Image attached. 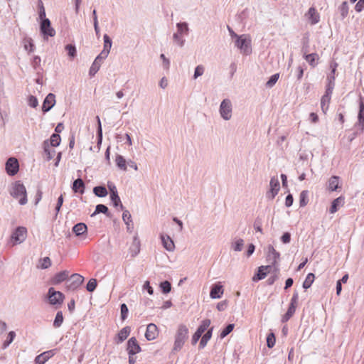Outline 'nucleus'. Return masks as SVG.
Masks as SVG:
<instances>
[{"mask_svg":"<svg viewBox=\"0 0 364 364\" xmlns=\"http://www.w3.org/2000/svg\"><path fill=\"white\" fill-rule=\"evenodd\" d=\"M10 194L12 197L18 200L20 205H23L27 203L26 189L21 181H16L13 184Z\"/></svg>","mask_w":364,"mask_h":364,"instance_id":"obj_1","label":"nucleus"},{"mask_svg":"<svg viewBox=\"0 0 364 364\" xmlns=\"http://www.w3.org/2000/svg\"><path fill=\"white\" fill-rule=\"evenodd\" d=\"M110 199L113 203V205L115 207V208H118L119 207L121 210H123L124 209V206L121 203V200H120V198L118 195V193H112L110 194Z\"/></svg>","mask_w":364,"mask_h":364,"instance_id":"obj_33","label":"nucleus"},{"mask_svg":"<svg viewBox=\"0 0 364 364\" xmlns=\"http://www.w3.org/2000/svg\"><path fill=\"white\" fill-rule=\"evenodd\" d=\"M364 9V0H359L355 6V10L357 12H361Z\"/></svg>","mask_w":364,"mask_h":364,"instance_id":"obj_64","label":"nucleus"},{"mask_svg":"<svg viewBox=\"0 0 364 364\" xmlns=\"http://www.w3.org/2000/svg\"><path fill=\"white\" fill-rule=\"evenodd\" d=\"M280 189V184L278 178L274 176L271 178L269 182V190L267 191L266 196L269 200H273L277 195Z\"/></svg>","mask_w":364,"mask_h":364,"instance_id":"obj_9","label":"nucleus"},{"mask_svg":"<svg viewBox=\"0 0 364 364\" xmlns=\"http://www.w3.org/2000/svg\"><path fill=\"white\" fill-rule=\"evenodd\" d=\"M104 213L107 215H109V210H108V208L103 205V204H98L96 205V208H95V212L91 215V216H94L96 214H98V213Z\"/></svg>","mask_w":364,"mask_h":364,"instance_id":"obj_39","label":"nucleus"},{"mask_svg":"<svg viewBox=\"0 0 364 364\" xmlns=\"http://www.w3.org/2000/svg\"><path fill=\"white\" fill-rule=\"evenodd\" d=\"M234 324H228L220 333V338H224L227 336L234 328Z\"/></svg>","mask_w":364,"mask_h":364,"instance_id":"obj_53","label":"nucleus"},{"mask_svg":"<svg viewBox=\"0 0 364 364\" xmlns=\"http://www.w3.org/2000/svg\"><path fill=\"white\" fill-rule=\"evenodd\" d=\"M296 306L293 304H289V306L287 309V313L283 316L282 318V322H287L290 319V318L294 314L296 311Z\"/></svg>","mask_w":364,"mask_h":364,"instance_id":"obj_32","label":"nucleus"},{"mask_svg":"<svg viewBox=\"0 0 364 364\" xmlns=\"http://www.w3.org/2000/svg\"><path fill=\"white\" fill-rule=\"evenodd\" d=\"M103 39H104V48L102 50L109 53L110 49L112 47V40L107 34L104 35Z\"/></svg>","mask_w":364,"mask_h":364,"instance_id":"obj_42","label":"nucleus"},{"mask_svg":"<svg viewBox=\"0 0 364 364\" xmlns=\"http://www.w3.org/2000/svg\"><path fill=\"white\" fill-rule=\"evenodd\" d=\"M176 27L178 28L177 33H180L181 35H182L183 33L187 35L188 33L189 28L188 23L186 22L178 23L176 24Z\"/></svg>","mask_w":364,"mask_h":364,"instance_id":"obj_40","label":"nucleus"},{"mask_svg":"<svg viewBox=\"0 0 364 364\" xmlns=\"http://www.w3.org/2000/svg\"><path fill=\"white\" fill-rule=\"evenodd\" d=\"M188 328L187 326L184 324H180L175 336L173 351H179L182 348L188 338Z\"/></svg>","mask_w":364,"mask_h":364,"instance_id":"obj_2","label":"nucleus"},{"mask_svg":"<svg viewBox=\"0 0 364 364\" xmlns=\"http://www.w3.org/2000/svg\"><path fill=\"white\" fill-rule=\"evenodd\" d=\"M279 257L280 254L276 251L272 245H269L267 247V260L270 263L269 265H272V268L273 267H275L276 272L279 271V269L276 265L277 264Z\"/></svg>","mask_w":364,"mask_h":364,"instance_id":"obj_8","label":"nucleus"},{"mask_svg":"<svg viewBox=\"0 0 364 364\" xmlns=\"http://www.w3.org/2000/svg\"><path fill=\"white\" fill-rule=\"evenodd\" d=\"M140 241L137 235H135L133 238L132 243L131 244L129 252L132 257H135L140 252Z\"/></svg>","mask_w":364,"mask_h":364,"instance_id":"obj_16","label":"nucleus"},{"mask_svg":"<svg viewBox=\"0 0 364 364\" xmlns=\"http://www.w3.org/2000/svg\"><path fill=\"white\" fill-rule=\"evenodd\" d=\"M109 53L105 52V51H103L102 50V52L96 57V58L95 59V61L100 63V64L102 63V62L105 59L107 58V57L108 56Z\"/></svg>","mask_w":364,"mask_h":364,"instance_id":"obj_60","label":"nucleus"},{"mask_svg":"<svg viewBox=\"0 0 364 364\" xmlns=\"http://www.w3.org/2000/svg\"><path fill=\"white\" fill-rule=\"evenodd\" d=\"M72 188L75 193H83L85 189V183L80 178L75 180L73 181Z\"/></svg>","mask_w":364,"mask_h":364,"instance_id":"obj_25","label":"nucleus"},{"mask_svg":"<svg viewBox=\"0 0 364 364\" xmlns=\"http://www.w3.org/2000/svg\"><path fill=\"white\" fill-rule=\"evenodd\" d=\"M213 328L211 327L209 328L207 332L202 336L201 340L199 343V348L203 349L207 345L208 341L211 338L213 333Z\"/></svg>","mask_w":364,"mask_h":364,"instance_id":"obj_28","label":"nucleus"},{"mask_svg":"<svg viewBox=\"0 0 364 364\" xmlns=\"http://www.w3.org/2000/svg\"><path fill=\"white\" fill-rule=\"evenodd\" d=\"M279 77V73H276V74H274L273 75H272L270 77V78L269 79V80L267 82L266 86L267 87H272L275 85L277 81L278 80Z\"/></svg>","mask_w":364,"mask_h":364,"instance_id":"obj_52","label":"nucleus"},{"mask_svg":"<svg viewBox=\"0 0 364 364\" xmlns=\"http://www.w3.org/2000/svg\"><path fill=\"white\" fill-rule=\"evenodd\" d=\"M40 31L45 39H48V37H53L55 35V31L51 26L49 19H43L41 21Z\"/></svg>","mask_w":364,"mask_h":364,"instance_id":"obj_7","label":"nucleus"},{"mask_svg":"<svg viewBox=\"0 0 364 364\" xmlns=\"http://www.w3.org/2000/svg\"><path fill=\"white\" fill-rule=\"evenodd\" d=\"M65 50L68 52V55L70 58H74L77 55V50L74 45L68 44L65 47Z\"/></svg>","mask_w":364,"mask_h":364,"instance_id":"obj_44","label":"nucleus"},{"mask_svg":"<svg viewBox=\"0 0 364 364\" xmlns=\"http://www.w3.org/2000/svg\"><path fill=\"white\" fill-rule=\"evenodd\" d=\"M27 41L28 43H26L24 46L25 49L29 50L30 52H33L34 50L35 46L33 43L32 39L29 38Z\"/></svg>","mask_w":364,"mask_h":364,"instance_id":"obj_62","label":"nucleus"},{"mask_svg":"<svg viewBox=\"0 0 364 364\" xmlns=\"http://www.w3.org/2000/svg\"><path fill=\"white\" fill-rule=\"evenodd\" d=\"M161 242L164 247L169 252H171L174 250L175 245L173 240L168 235H161Z\"/></svg>","mask_w":364,"mask_h":364,"instance_id":"obj_22","label":"nucleus"},{"mask_svg":"<svg viewBox=\"0 0 364 364\" xmlns=\"http://www.w3.org/2000/svg\"><path fill=\"white\" fill-rule=\"evenodd\" d=\"M69 276V272L65 270L60 272L57 273L53 278L52 279V284L54 285H57L60 284L61 282L67 280Z\"/></svg>","mask_w":364,"mask_h":364,"instance_id":"obj_19","label":"nucleus"},{"mask_svg":"<svg viewBox=\"0 0 364 364\" xmlns=\"http://www.w3.org/2000/svg\"><path fill=\"white\" fill-rule=\"evenodd\" d=\"M100 65H101V64L100 63L94 60V62L92 63V64L90 68L89 75L91 77L94 76L97 73V71L100 70Z\"/></svg>","mask_w":364,"mask_h":364,"instance_id":"obj_47","label":"nucleus"},{"mask_svg":"<svg viewBox=\"0 0 364 364\" xmlns=\"http://www.w3.org/2000/svg\"><path fill=\"white\" fill-rule=\"evenodd\" d=\"M6 171L8 175L13 176H15L19 170V164L17 159L10 157L6 162Z\"/></svg>","mask_w":364,"mask_h":364,"instance_id":"obj_10","label":"nucleus"},{"mask_svg":"<svg viewBox=\"0 0 364 364\" xmlns=\"http://www.w3.org/2000/svg\"><path fill=\"white\" fill-rule=\"evenodd\" d=\"M344 203L345 198L342 196L334 199L331 203V205L329 210L330 213H335L336 212H337L339 208L343 206Z\"/></svg>","mask_w":364,"mask_h":364,"instance_id":"obj_18","label":"nucleus"},{"mask_svg":"<svg viewBox=\"0 0 364 364\" xmlns=\"http://www.w3.org/2000/svg\"><path fill=\"white\" fill-rule=\"evenodd\" d=\"M219 112L220 117L225 121L230 120L232 114V104L230 99H224L220 105Z\"/></svg>","mask_w":364,"mask_h":364,"instance_id":"obj_4","label":"nucleus"},{"mask_svg":"<svg viewBox=\"0 0 364 364\" xmlns=\"http://www.w3.org/2000/svg\"><path fill=\"white\" fill-rule=\"evenodd\" d=\"M305 60L309 63V64L312 66L315 67L316 63V60H318V55L317 53H311L305 55L304 56Z\"/></svg>","mask_w":364,"mask_h":364,"instance_id":"obj_35","label":"nucleus"},{"mask_svg":"<svg viewBox=\"0 0 364 364\" xmlns=\"http://www.w3.org/2000/svg\"><path fill=\"white\" fill-rule=\"evenodd\" d=\"M309 191L306 190L302 191L299 196V205L300 207H304L309 202L308 199Z\"/></svg>","mask_w":364,"mask_h":364,"instance_id":"obj_37","label":"nucleus"},{"mask_svg":"<svg viewBox=\"0 0 364 364\" xmlns=\"http://www.w3.org/2000/svg\"><path fill=\"white\" fill-rule=\"evenodd\" d=\"M27 230L24 227H18L11 235V238L16 242H23L26 237Z\"/></svg>","mask_w":364,"mask_h":364,"instance_id":"obj_12","label":"nucleus"},{"mask_svg":"<svg viewBox=\"0 0 364 364\" xmlns=\"http://www.w3.org/2000/svg\"><path fill=\"white\" fill-rule=\"evenodd\" d=\"M307 15L311 23L313 25L317 23L320 20L319 15L314 7H311L309 9Z\"/></svg>","mask_w":364,"mask_h":364,"instance_id":"obj_27","label":"nucleus"},{"mask_svg":"<svg viewBox=\"0 0 364 364\" xmlns=\"http://www.w3.org/2000/svg\"><path fill=\"white\" fill-rule=\"evenodd\" d=\"M87 227L83 223H79L75 225L73 228V231L77 236H80V235H83L84 233H85L87 232Z\"/></svg>","mask_w":364,"mask_h":364,"instance_id":"obj_29","label":"nucleus"},{"mask_svg":"<svg viewBox=\"0 0 364 364\" xmlns=\"http://www.w3.org/2000/svg\"><path fill=\"white\" fill-rule=\"evenodd\" d=\"M55 104V96L53 93H49L46 97L45 98L43 106L42 111L46 113L50 111Z\"/></svg>","mask_w":364,"mask_h":364,"instance_id":"obj_14","label":"nucleus"},{"mask_svg":"<svg viewBox=\"0 0 364 364\" xmlns=\"http://www.w3.org/2000/svg\"><path fill=\"white\" fill-rule=\"evenodd\" d=\"M131 329L129 326H125L120 330L117 335L118 341L117 343H122L127 338L130 333Z\"/></svg>","mask_w":364,"mask_h":364,"instance_id":"obj_30","label":"nucleus"},{"mask_svg":"<svg viewBox=\"0 0 364 364\" xmlns=\"http://www.w3.org/2000/svg\"><path fill=\"white\" fill-rule=\"evenodd\" d=\"M122 220L127 225V231L132 232L134 229V224L132 223V215L129 210H124L122 214Z\"/></svg>","mask_w":364,"mask_h":364,"instance_id":"obj_20","label":"nucleus"},{"mask_svg":"<svg viewBox=\"0 0 364 364\" xmlns=\"http://www.w3.org/2000/svg\"><path fill=\"white\" fill-rule=\"evenodd\" d=\"M339 11L342 18H345L348 14V6L346 1H343L339 6Z\"/></svg>","mask_w":364,"mask_h":364,"instance_id":"obj_46","label":"nucleus"},{"mask_svg":"<svg viewBox=\"0 0 364 364\" xmlns=\"http://www.w3.org/2000/svg\"><path fill=\"white\" fill-rule=\"evenodd\" d=\"M223 294V288L222 285L215 284L212 287L210 296L212 299H220Z\"/></svg>","mask_w":364,"mask_h":364,"instance_id":"obj_23","label":"nucleus"},{"mask_svg":"<svg viewBox=\"0 0 364 364\" xmlns=\"http://www.w3.org/2000/svg\"><path fill=\"white\" fill-rule=\"evenodd\" d=\"M41 58L38 55H35L33 57V61H32V66L34 69H38L41 66Z\"/></svg>","mask_w":364,"mask_h":364,"instance_id":"obj_61","label":"nucleus"},{"mask_svg":"<svg viewBox=\"0 0 364 364\" xmlns=\"http://www.w3.org/2000/svg\"><path fill=\"white\" fill-rule=\"evenodd\" d=\"M60 136L58 134H53L50 136V145L52 146H58L60 143Z\"/></svg>","mask_w":364,"mask_h":364,"instance_id":"obj_49","label":"nucleus"},{"mask_svg":"<svg viewBox=\"0 0 364 364\" xmlns=\"http://www.w3.org/2000/svg\"><path fill=\"white\" fill-rule=\"evenodd\" d=\"M281 240L283 243L287 244L290 242L291 235L289 232H284L281 237Z\"/></svg>","mask_w":364,"mask_h":364,"instance_id":"obj_63","label":"nucleus"},{"mask_svg":"<svg viewBox=\"0 0 364 364\" xmlns=\"http://www.w3.org/2000/svg\"><path fill=\"white\" fill-rule=\"evenodd\" d=\"M314 278L315 276L313 273L308 274L303 283V288L305 289L310 288L314 281Z\"/></svg>","mask_w":364,"mask_h":364,"instance_id":"obj_41","label":"nucleus"},{"mask_svg":"<svg viewBox=\"0 0 364 364\" xmlns=\"http://www.w3.org/2000/svg\"><path fill=\"white\" fill-rule=\"evenodd\" d=\"M44 151L47 156V160L50 161L53 158V154L55 151H51L49 149V146L46 141L44 142Z\"/></svg>","mask_w":364,"mask_h":364,"instance_id":"obj_57","label":"nucleus"},{"mask_svg":"<svg viewBox=\"0 0 364 364\" xmlns=\"http://www.w3.org/2000/svg\"><path fill=\"white\" fill-rule=\"evenodd\" d=\"M355 127H358L360 132H364V101L360 98L359 102V112L358 114V122L355 123Z\"/></svg>","mask_w":364,"mask_h":364,"instance_id":"obj_11","label":"nucleus"},{"mask_svg":"<svg viewBox=\"0 0 364 364\" xmlns=\"http://www.w3.org/2000/svg\"><path fill=\"white\" fill-rule=\"evenodd\" d=\"M244 247V240L241 238L236 240L231 243V249L235 252H240Z\"/></svg>","mask_w":364,"mask_h":364,"instance_id":"obj_36","label":"nucleus"},{"mask_svg":"<svg viewBox=\"0 0 364 364\" xmlns=\"http://www.w3.org/2000/svg\"><path fill=\"white\" fill-rule=\"evenodd\" d=\"M235 46L239 48L241 53L248 55L252 53L251 39L246 35H241L236 38Z\"/></svg>","mask_w":364,"mask_h":364,"instance_id":"obj_3","label":"nucleus"},{"mask_svg":"<svg viewBox=\"0 0 364 364\" xmlns=\"http://www.w3.org/2000/svg\"><path fill=\"white\" fill-rule=\"evenodd\" d=\"M121 318L122 320L124 321L128 315V307L125 304H121Z\"/></svg>","mask_w":364,"mask_h":364,"instance_id":"obj_59","label":"nucleus"},{"mask_svg":"<svg viewBox=\"0 0 364 364\" xmlns=\"http://www.w3.org/2000/svg\"><path fill=\"white\" fill-rule=\"evenodd\" d=\"M272 265L261 266L258 268V272L256 275L252 278L254 282H257L263 279L267 276V271H270Z\"/></svg>","mask_w":364,"mask_h":364,"instance_id":"obj_17","label":"nucleus"},{"mask_svg":"<svg viewBox=\"0 0 364 364\" xmlns=\"http://www.w3.org/2000/svg\"><path fill=\"white\" fill-rule=\"evenodd\" d=\"M63 316L62 311H58L55 318L53 321V326L55 328H59L61 326L63 322Z\"/></svg>","mask_w":364,"mask_h":364,"instance_id":"obj_45","label":"nucleus"},{"mask_svg":"<svg viewBox=\"0 0 364 364\" xmlns=\"http://www.w3.org/2000/svg\"><path fill=\"white\" fill-rule=\"evenodd\" d=\"M28 104L30 107L36 108L38 105V101L35 96L30 95L28 99Z\"/></svg>","mask_w":364,"mask_h":364,"instance_id":"obj_58","label":"nucleus"},{"mask_svg":"<svg viewBox=\"0 0 364 364\" xmlns=\"http://www.w3.org/2000/svg\"><path fill=\"white\" fill-rule=\"evenodd\" d=\"M97 285V280L95 279H90L86 286V289L89 292L95 291Z\"/></svg>","mask_w":364,"mask_h":364,"instance_id":"obj_50","label":"nucleus"},{"mask_svg":"<svg viewBox=\"0 0 364 364\" xmlns=\"http://www.w3.org/2000/svg\"><path fill=\"white\" fill-rule=\"evenodd\" d=\"M205 68L202 65H198L195 68L193 78L197 79L198 77L201 76L204 73Z\"/></svg>","mask_w":364,"mask_h":364,"instance_id":"obj_56","label":"nucleus"},{"mask_svg":"<svg viewBox=\"0 0 364 364\" xmlns=\"http://www.w3.org/2000/svg\"><path fill=\"white\" fill-rule=\"evenodd\" d=\"M53 355V350L43 352L36 357L35 364H44Z\"/></svg>","mask_w":364,"mask_h":364,"instance_id":"obj_21","label":"nucleus"},{"mask_svg":"<svg viewBox=\"0 0 364 364\" xmlns=\"http://www.w3.org/2000/svg\"><path fill=\"white\" fill-rule=\"evenodd\" d=\"M98 127H97V150L100 149V146L102 141V129L100 117L97 116V117Z\"/></svg>","mask_w":364,"mask_h":364,"instance_id":"obj_34","label":"nucleus"},{"mask_svg":"<svg viewBox=\"0 0 364 364\" xmlns=\"http://www.w3.org/2000/svg\"><path fill=\"white\" fill-rule=\"evenodd\" d=\"M48 298L51 305L60 306L63 304L65 296L62 292L55 291L54 288L50 287L48 289Z\"/></svg>","mask_w":364,"mask_h":364,"instance_id":"obj_5","label":"nucleus"},{"mask_svg":"<svg viewBox=\"0 0 364 364\" xmlns=\"http://www.w3.org/2000/svg\"><path fill=\"white\" fill-rule=\"evenodd\" d=\"M331 94L325 92L321 99V107L323 113H326L328 109V105L331 101Z\"/></svg>","mask_w":364,"mask_h":364,"instance_id":"obj_26","label":"nucleus"},{"mask_svg":"<svg viewBox=\"0 0 364 364\" xmlns=\"http://www.w3.org/2000/svg\"><path fill=\"white\" fill-rule=\"evenodd\" d=\"M94 193L98 197H105L107 195V191L105 186H99L93 188Z\"/></svg>","mask_w":364,"mask_h":364,"instance_id":"obj_38","label":"nucleus"},{"mask_svg":"<svg viewBox=\"0 0 364 364\" xmlns=\"http://www.w3.org/2000/svg\"><path fill=\"white\" fill-rule=\"evenodd\" d=\"M127 350L129 355H136L141 351V347L135 337L129 339Z\"/></svg>","mask_w":364,"mask_h":364,"instance_id":"obj_13","label":"nucleus"},{"mask_svg":"<svg viewBox=\"0 0 364 364\" xmlns=\"http://www.w3.org/2000/svg\"><path fill=\"white\" fill-rule=\"evenodd\" d=\"M339 177L336 176H331L328 180V188L331 191H336L340 188Z\"/></svg>","mask_w":364,"mask_h":364,"instance_id":"obj_24","label":"nucleus"},{"mask_svg":"<svg viewBox=\"0 0 364 364\" xmlns=\"http://www.w3.org/2000/svg\"><path fill=\"white\" fill-rule=\"evenodd\" d=\"M328 82L326 85V92H328V93H330V94H332L333 92V90L334 88V86H335V82H334V80H335V76L334 75H329L328 77Z\"/></svg>","mask_w":364,"mask_h":364,"instance_id":"obj_43","label":"nucleus"},{"mask_svg":"<svg viewBox=\"0 0 364 364\" xmlns=\"http://www.w3.org/2000/svg\"><path fill=\"white\" fill-rule=\"evenodd\" d=\"M115 162H116L117 166L119 169H121L124 171H127V161H126L125 159L122 155L117 154L116 156Z\"/></svg>","mask_w":364,"mask_h":364,"instance_id":"obj_31","label":"nucleus"},{"mask_svg":"<svg viewBox=\"0 0 364 364\" xmlns=\"http://www.w3.org/2000/svg\"><path fill=\"white\" fill-rule=\"evenodd\" d=\"M275 344V336L273 333L268 334L267 337V346L268 348H272Z\"/></svg>","mask_w":364,"mask_h":364,"instance_id":"obj_55","label":"nucleus"},{"mask_svg":"<svg viewBox=\"0 0 364 364\" xmlns=\"http://www.w3.org/2000/svg\"><path fill=\"white\" fill-rule=\"evenodd\" d=\"M40 263L41 264L38 267L43 269H47L51 266V261L48 257H46L43 259H41L40 260Z\"/></svg>","mask_w":364,"mask_h":364,"instance_id":"obj_51","label":"nucleus"},{"mask_svg":"<svg viewBox=\"0 0 364 364\" xmlns=\"http://www.w3.org/2000/svg\"><path fill=\"white\" fill-rule=\"evenodd\" d=\"M173 41L180 46L183 47L185 43V40L183 39L181 36V34L178 33H175L173 35Z\"/></svg>","mask_w":364,"mask_h":364,"instance_id":"obj_54","label":"nucleus"},{"mask_svg":"<svg viewBox=\"0 0 364 364\" xmlns=\"http://www.w3.org/2000/svg\"><path fill=\"white\" fill-rule=\"evenodd\" d=\"M158 335V328L154 323L147 325L145 337L148 341H152L156 338Z\"/></svg>","mask_w":364,"mask_h":364,"instance_id":"obj_15","label":"nucleus"},{"mask_svg":"<svg viewBox=\"0 0 364 364\" xmlns=\"http://www.w3.org/2000/svg\"><path fill=\"white\" fill-rule=\"evenodd\" d=\"M84 282V277L79 274H73L66 282V289L68 291L76 290Z\"/></svg>","mask_w":364,"mask_h":364,"instance_id":"obj_6","label":"nucleus"},{"mask_svg":"<svg viewBox=\"0 0 364 364\" xmlns=\"http://www.w3.org/2000/svg\"><path fill=\"white\" fill-rule=\"evenodd\" d=\"M160 288L164 294H168L171 290V284L168 281H164L160 284Z\"/></svg>","mask_w":364,"mask_h":364,"instance_id":"obj_48","label":"nucleus"}]
</instances>
